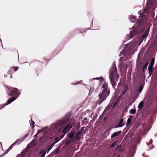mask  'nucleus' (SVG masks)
I'll return each instance as SVG.
<instances>
[{
	"mask_svg": "<svg viewBox=\"0 0 157 157\" xmlns=\"http://www.w3.org/2000/svg\"><path fill=\"white\" fill-rule=\"evenodd\" d=\"M43 149L41 150V151H40L39 153V154H42L43 153Z\"/></svg>",
	"mask_w": 157,
	"mask_h": 157,
	"instance_id": "obj_35",
	"label": "nucleus"
},
{
	"mask_svg": "<svg viewBox=\"0 0 157 157\" xmlns=\"http://www.w3.org/2000/svg\"><path fill=\"white\" fill-rule=\"evenodd\" d=\"M37 135H38V134H37V133L34 136V137H36V136H37Z\"/></svg>",
	"mask_w": 157,
	"mask_h": 157,
	"instance_id": "obj_40",
	"label": "nucleus"
},
{
	"mask_svg": "<svg viewBox=\"0 0 157 157\" xmlns=\"http://www.w3.org/2000/svg\"><path fill=\"white\" fill-rule=\"evenodd\" d=\"M34 127H35V125H34V124H32V128H34Z\"/></svg>",
	"mask_w": 157,
	"mask_h": 157,
	"instance_id": "obj_37",
	"label": "nucleus"
},
{
	"mask_svg": "<svg viewBox=\"0 0 157 157\" xmlns=\"http://www.w3.org/2000/svg\"><path fill=\"white\" fill-rule=\"evenodd\" d=\"M16 98L15 97H11L7 101V104H9L11 103L12 102L15 100L16 99Z\"/></svg>",
	"mask_w": 157,
	"mask_h": 157,
	"instance_id": "obj_13",
	"label": "nucleus"
},
{
	"mask_svg": "<svg viewBox=\"0 0 157 157\" xmlns=\"http://www.w3.org/2000/svg\"><path fill=\"white\" fill-rule=\"evenodd\" d=\"M30 121H31L32 124H34L35 122L32 120L31 119Z\"/></svg>",
	"mask_w": 157,
	"mask_h": 157,
	"instance_id": "obj_30",
	"label": "nucleus"
},
{
	"mask_svg": "<svg viewBox=\"0 0 157 157\" xmlns=\"http://www.w3.org/2000/svg\"><path fill=\"white\" fill-rule=\"evenodd\" d=\"M102 88L103 89L102 93L99 94V98L97 101V104L99 105L106 99L110 92L109 89H108V84L105 82L103 84Z\"/></svg>",
	"mask_w": 157,
	"mask_h": 157,
	"instance_id": "obj_2",
	"label": "nucleus"
},
{
	"mask_svg": "<svg viewBox=\"0 0 157 157\" xmlns=\"http://www.w3.org/2000/svg\"><path fill=\"white\" fill-rule=\"evenodd\" d=\"M73 125V124H68L67 125L63 130V132L64 133L62 134L60 137H55L54 139L55 141L53 144H54V145H55V144L57 143L59 140L62 139L64 137L66 133L72 127Z\"/></svg>",
	"mask_w": 157,
	"mask_h": 157,
	"instance_id": "obj_3",
	"label": "nucleus"
},
{
	"mask_svg": "<svg viewBox=\"0 0 157 157\" xmlns=\"http://www.w3.org/2000/svg\"><path fill=\"white\" fill-rule=\"evenodd\" d=\"M143 87L142 85H141L139 87L138 91L140 92H141L143 90Z\"/></svg>",
	"mask_w": 157,
	"mask_h": 157,
	"instance_id": "obj_26",
	"label": "nucleus"
},
{
	"mask_svg": "<svg viewBox=\"0 0 157 157\" xmlns=\"http://www.w3.org/2000/svg\"><path fill=\"white\" fill-rule=\"evenodd\" d=\"M79 127H80V126H77V129H78L79 128Z\"/></svg>",
	"mask_w": 157,
	"mask_h": 157,
	"instance_id": "obj_41",
	"label": "nucleus"
},
{
	"mask_svg": "<svg viewBox=\"0 0 157 157\" xmlns=\"http://www.w3.org/2000/svg\"><path fill=\"white\" fill-rule=\"evenodd\" d=\"M84 128H85V127H82L81 131L78 132L75 135V140L77 139L78 140L80 139L79 136H81L82 131Z\"/></svg>",
	"mask_w": 157,
	"mask_h": 157,
	"instance_id": "obj_9",
	"label": "nucleus"
},
{
	"mask_svg": "<svg viewBox=\"0 0 157 157\" xmlns=\"http://www.w3.org/2000/svg\"><path fill=\"white\" fill-rule=\"evenodd\" d=\"M20 140V139H19L18 140H17L15 142H14V143H13L12 144L10 147L6 150V152H8L10 150L12 149V146L14 145L17 142H18V141Z\"/></svg>",
	"mask_w": 157,
	"mask_h": 157,
	"instance_id": "obj_16",
	"label": "nucleus"
},
{
	"mask_svg": "<svg viewBox=\"0 0 157 157\" xmlns=\"http://www.w3.org/2000/svg\"><path fill=\"white\" fill-rule=\"evenodd\" d=\"M75 133V131L74 130H73V129H72L71 132H70L68 134V137L70 139H73V138Z\"/></svg>",
	"mask_w": 157,
	"mask_h": 157,
	"instance_id": "obj_11",
	"label": "nucleus"
},
{
	"mask_svg": "<svg viewBox=\"0 0 157 157\" xmlns=\"http://www.w3.org/2000/svg\"><path fill=\"white\" fill-rule=\"evenodd\" d=\"M147 144H148V143H147Z\"/></svg>",
	"mask_w": 157,
	"mask_h": 157,
	"instance_id": "obj_44",
	"label": "nucleus"
},
{
	"mask_svg": "<svg viewBox=\"0 0 157 157\" xmlns=\"http://www.w3.org/2000/svg\"><path fill=\"white\" fill-rule=\"evenodd\" d=\"M69 120L68 117H64L60 120L56 122L55 124L54 125L55 128H62L65 126Z\"/></svg>",
	"mask_w": 157,
	"mask_h": 157,
	"instance_id": "obj_4",
	"label": "nucleus"
},
{
	"mask_svg": "<svg viewBox=\"0 0 157 157\" xmlns=\"http://www.w3.org/2000/svg\"><path fill=\"white\" fill-rule=\"evenodd\" d=\"M5 76H6V77H7V75H5Z\"/></svg>",
	"mask_w": 157,
	"mask_h": 157,
	"instance_id": "obj_43",
	"label": "nucleus"
},
{
	"mask_svg": "<svg viewBox=\"0 0 157 157\" xmlns=\"http://www.w3.org/2000/svg\"><path fill=\"white\" fill-rule=\"evenodd\" d=\"M71 141V140L69 139H65L63 141V142L65 143V144L66 145H67L69 143H70Z\"/></svg>",
	"mask_w": 157,
	"mask_h": 157,
	"instance_id": "obj_18",
	"label": "nucleus"
},
{
	"mask_svg": "<svg viewBox=\"0 0 157 157\" xmlns=\"http://www.w3.org/2000/svg\"><path fill=\"white\" fill-rule=\"evenodd\" d=\"M148 35V32L147 31L142 36V37L144 38H146Z\"/></svg>",
	"mask_w": 157,
	"mask_h": 157,
	"instance_id": "obj_23",
	"label": "nucleus"
},
{
	"mask_svg": "<svg viewBox=\"0 0 157 157\" xmlns=\"http://www.w3.org/2000/svg\"><path fill=\"white\" fill-rule=\"evenodd\" d=\"M133 118V116L132 115H131L129 118H130L131 119V118Z\"/></svg>",
	"mask_w": 157,
	"mask_h": 157,
	"instance_id": "obj_38",
	"label": "nucleus"
},
{
	"mask_svg": "<svg viewBox=\"0 0 157 157\" xmlns=\"http://www.w3.org/2000/svg\"><path fill=\"white\" fill-rule=\"evenodd\" d=\"M61 147L60 146H58L54 150V152L56 154H58L59 153Z\"/></svg>",
	"mask_w": 157,
	"mask_h": 157,
	"instance_id": "obj_15",
	"label": "nucleus"
},
{
	"mask_svg": "<svg viewBox=\"0 0 157 157\" xmlns=\"http://www.w3.org/2000/svg\"><path fill=\"white\" fill-rule=\"evenodd\" d=\"M132 19L135 20L136 19V17H132Z\"/></svg>",
	"mask_w": 157,
	"mask_h": 157,
	"instance_id": "obj_34",
	"label": "nucleus"
},
{
	"mask_svg": "<svg viewBox=\"0 0 157 157\" xmlns=\"http://www.w3.org/2000/svg\"><path fill=\"white\" fill-rule=\"evenodd\" d=\"M152 139H151V140H150V141H149V144H152Z\"/></svg>",
	"mask_w": 157,
	"mask_h": 157,
	"instance_id": "obj_33",
	"label": "nucleus"
},
{
	"mask_svg": "<svg viewBox=\"0 0 157 157\" xmlns=\"http://www.w3.org/2000/svg\"><path fill=\"white\" fill-rule=\"evenodd\" d=\"M54 144H52L51 145L48 147L47 149V153H48L49 151L54 146Z\"/></svg>",
	"mask_w": 157,
	"mask_h": 157,
	"instance_id": "obj_24",
	"label": "nucleus"
},
{
	"mask_svg": "<svg viewBox=\"0 0 157 157\" xmlns=\"http://www.w3.org/2000/svg\"><path fill=\"white\" fill-rule=\"evenodd\" d=\"M121 131H119L115 132H114L111 136V138H113L114 137H115L116 136H117L120 135L121 133Z\"/></svg>",
	"mask_w": 157,
	"mask_h": 157,
	"instance_id": "obj_10",
	"label": "nucleus"
},
{
	"mask_svg": "<svg viewBox=\"0 0 157 157\" xmlns=\"http://www.w3.org/2000/svg\"><path fill=\"white\" fill-rule=\"evenodd\" d=\"M42 132V131L40 130H38L37 132V134H38V133H40Z\"/></svg>",
	"mask_w": 157,
	"mask_h": 157,
	"instance_id": "obj_32",
	"label": "nucleus"
},
{
	"mask_svg": "<svg viewBox=\"0 0 157 157\" xmlns=\"http://www.w3.org/2000/svg\"><path fill=\"white\" fill-rule=\"evenodd\" d=\"M7 94L10 96H17L19 94V90L15 88H12L10 90L9 92H7Z\"/></svg>",
	"mask_w": 157,
	"mask_h": 157,
	"instance_id": "obj_5",
	"label": "nucleus"
},
{
	"mask_svg": "<svg viewBox=\"0 0 157 157\" xmlns=\"http://www.w3.org/2000/svg\"><path fill=\"white\" fill-rule=\"evenodd\" d=\"M99 80L100 82H103L104 81V78L102 77H97L94 78L92 79V80Z\"/></svg>",
	"mask_w": 157,
	"mask_h": 157,
	"instance_id": "obj_19",
	"label": "nucleus"
},
{
	"mask_svg": "<svg viewBox=\"0 0 157 157\" xmlns=\"http://www.w3.org/2000/svg\"><path fill=\"white\" fill-rule=\"evenodd\" d=\"M117 143V142H114L110 146V148H112L115 146Z\"/></svg>",
	"mask_w": 157,
	"mask_h": 157,
	"instance_id": "obj_25",
	"label": "nucleus"
},
{
	"mask_svg": "<svg viewBox=\"0 0 157 157\" xmlns=\"http://www.w3.org/2000/svg\"><path fill=\"white\" fill-rule=\"evenodd\" d=\"M128 89V86H125L124 88L122 90L121 93L123 94H124L125 92Z\"/></svg>",
	"mask_w": 157,
	"mask_h": 157,
	"instance_id": "obj_21",
	"label": "nucleus"
},
{
	"mask_svg": "<svg viewBox=\"0 0 157 157\" xmlns=\"http://www.w3.org/2000/svg\"><path fill=\"white\" fill-rule=\"evenodd\" d=\"M6 105H7V104L6 103H5L2 105H0V110L3 108L5 106H6Z\"/></svg>",
	"mask_w": 157,
	"mask_h": 157,
	"instance_id": "obj_27",
	"label": "nucleus"
},
{
	"mask_svg": "<svg viewBox=\"0 0 157 157\" xmlns=\"http://www.w3.org/2000/svg\"><path fill=\"white\" fill-rule=\"evenodd\" d=\"M117 104V102H115L114 103V105H113V107L112 108H113H113L115 107V106H116V105Z\"/></svg>",
	"mask_w": 157,
	"mask_h": 157,
	"instance_id": "obj_29",
	"label": "nucleus"
},
{
	"mask_svg": "<svg viewBox=\"0 0 157 157\" xmlns=\"http://www.w3.org/2000/svg\"><path fill=\"white\" fill-rule=\"evenodd\" d=\"M117 69L114 64L112 65V67L109 70V78L111 84L114 89L116 85V82L118 80L119 76L117 74Z\"/></svg>",
	"mask_w": 157,
	"mask_h": 157,
	"instance_id": "obj_1",
	"label": "nucleus"
},
{
	"mask_svg": "<svg viewBox=\"0 0 157 157\" xmlns=\"http://www.w3.org/2000/svg\"><path fill=\"white\" fill-rule=\"evenodd\" d=\"M136 110L135 109H130L129 111V113H130L134 114H135L136 113Z\"/></svg>",
	"mask_w": 157,
	"mask_h": 157,
	"instance_id": "obj_20",
	"label": "nucleus"
},
{
	"mask_svg": "<svg viewBox=\"0 0 157 157\" xmlns=\"http://www.w3.org/2000/svg\"><path fill=\"white\" fill-rule=\"evenodd\" d=\"M87 120V118L86 117H85L84 119V121H85Z\"/></svg>",
	"mask_w": 157,
	"mask_h": 157,
	"instance_id": "obj_39",
	"label": "nucleus"
},
{
	"mask_svg": "<svg viewBox=\"0 0 157 157\" xmlns=\"http://www.w3.org/2000/svg\"><path fill=\"white\" fill-rule=\"evenodd\" d=\"M124 119L121 118L118 124L116 126L115 128H117L118 127H121L123 126L124 125V123H123Z\"/></svg>",
	"mask_w": 157,
	"mask_h": 157,
	"instance_id": "obj_8",
	"label": "nucleus"
},
{
	"mask_svg": "<svg viewBox=\"0 0 157 157\" xmlns=\"http://www.w3.org/2000/svg\"><path fill=\"white\" fill-rule=\"evenodd\" d=\"M45 154H44V153H43L41 156V157H44Z\"/></svg>",
	"mask_w": 157,
	"mask_h": 157,
	"instance_id": "obj_31",
	"label": "nucleus"
},
{
	"mask_svg": "<svg viewBox=\"0 0 157 157\" xmlns=\"http://www.w3.org/2000/svg\"><path fill=\"white\" fill-rule=\"evenodd\" d=\"M149 63L147 61L146 63H145L143 66V71L144 72L147 69V66Z\"/></svg>",
	"mask_w": 157,
	"mask_h": 157,
	"instance_id": "obj_14",
	"label": "nucleus"
},
{
	"mask_svg": "<svg viewBox=\"0 0 157 157\" xmlns=\"http://www.w3.org/2000/svg\"><path fill=\"white\" fill-rule=\"evenodd\" d=\"M131 119L130 118H128L127 120L126 123V125L127 126H129L131 123Z\"/></svg>",
	"mask_w": 157,
	"mask_h": 157,
	"instance_id": "obj_22",
	"label": "nucleus"
},
{
	"mask_svg": "<svg viewBox=\"0 0 157 157\" xmlns=\"http://www.w3.org/2000/svg\"><path fill=\"white\" fill-rule=\"evenodd\" d=\"M81 33H83V32H81Z\"/></svg>",
	"mask_w": 157,
	"mask_h": 157,
	"instance_id": "obj_45",
	"label": "nucleus"
},
{
	"mask_svg": "<svg viewBox=\"0 0 157 157\" xmlns=\"http://www.w3.org/2000/svg\"><path fill=\"white\" fill-rule=\"evenodd\" d=\"M144 103L143 101H141L139 104L138 108L140 109H141L144 106Z\"/></svg>",
	"mask_w": 157,
	"mask_h": 157,
	"instance_id": "obj_17",
	"label": "nucleus"
},
{
	"mask_svg": "<svg viewBox=\"0 0 157 157\" xmlns=\"http://www.w3.org/2000/svg\"><path fill=\"white\" fill-rule=\"evenodd\" d=\"M137 34V32L136 30H133L132 31L130 32V36L132 38L134 36Z\"/></svg>",
	"mask_w": 157,
	"mask_h": 157,
	"instance_id": "obj_12",
	"label": "nucleus"
},
{
	"mask_svg": "<svg viewBox=\"0 0 157 157\" xmlns=\"http://www.w3.org/2000/svg\"><path fill=\"white\" fill-rule=\"evenodd\" d=\"M155 58L153 57L152 58L151 62L148 66V71H149V74L150 75L152 73L153 69V67L155 63Z\"/></svg>",
	"mask_w": 157,
	"mask_h": 157,
	"instance_id": "obj_6",
	"label": "nucleus"
},
{
	"mask_svg": "<svg viewBox=\"0 0 157 157\" xmlns=\"http://www.w3.org/2000/svg\"><path fill=\"white\" fill-rule=\"evenodd\" d=\"M47 150V149H46V150H44V151L43 152V153H44V154H46Z\"/></svg>",
	"mask_w": 157,
	"mask_h": 157,
	"instance_id": "obj_36",
	"label": "nucleus"
},
{
	"mask_svg": "<svg viewBox=\"0 0 157 157\" xmlns=\"http://www.w3.org/2000/svg\"><path fill=\"white\" fill-rule=\"evenodd\" d=\"M18 69V67H12L10 68L8 70L7 72V75L10 76V78H12V74L14 72H15Z\"/></svg>",
	"mask_w": 157,
	"mask_h": 157,
	"instance_id": "obj_7",
	"label": "nucleus"
},
{
	"mask_svg": "<svg viewBox=\"0 0 157 157\" xmlns=\"http://www.w3.org/2000/svg\"><path fill=\"white\" fill-rule=\"evenodd\" d=\"M0 144H1V145H2V143L1 142H0Z\"/></svg>",
	"mask_w": 157,
	"mask_h": 157,
	"instance_id": "obj_42",
	"label": "nucleus"
},
{
	"mask_svg": "<svg viewBox=\"0 0 157 157\" xmlns=\"http://www.w3.org/2000/svg\"><path fill=\"white\" fill-rule=\"evenodd\" d=\"M83 82L82 80L77 82L76 83L74 84L75 85L78 84H81Z\"/></svg>",
	"mask_w": 157,
	"mask_h": 157,
	"instance_id": "obj_28",
	"label": "nucleus"
}]
</instances>
